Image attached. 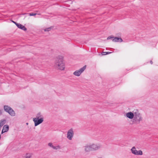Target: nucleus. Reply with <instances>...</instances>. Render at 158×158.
<instances>
[{
  "label": "nucleus",
  "mask_w": 158,
  "mask_h": 158,
  "mask_svg": "<svg viewBox=\"0 0 158 158\" xmlns=\"http://www.w3.org/2000/svg\"><path fill=\"white\" fill-rule=\"evenodd\" d=\"M2 114V110H0V115Z\"/></svg>",
  "instance_id": "nucleus-22"
},
{
  "label": "nucleus",
  "mask_w": 158,
  "mask_h": 158,
  "mask_svg": "<svg viewBox=\"0 0 158 158\" xmlns=\"http://www.w3.org/2000/svg\"><path fill=\"white\" fill-rule=\"evenodd\" d=\"M74 135V132L72 129L69 130L67 132V138L69 140H71Z\"/></svg>",
  "instance_id": "nucleus-6"
},
{
  "label": "nucleus",
  "mask_w": 158,
  "mask_h": 158,
  "mask_svg": "<svg viewBox=\"0 0 158 158\" xmlns=\"http://www.w3.org/2000/svg\"><path fill=\"white\" fill-rule=\"evenodd\" d=\"M16 26L18 27L21 29H22L24 31L27 30L26 28L24 26L22 25L20 23L16 24Z\"/></svg>",
  "instance_id": "nucleus-12"
},
{
  "label": "nucleus",
  "mask_w": 158,
  "mask_h": 158,
  "mask_svg": "<svg viewBox=\"0 0 158 158\" xmlns=\"http://www.w3.org/2000/svg\"><path fill=\"white\" fill-rule=\"evenodd\" d=\"M111 39L114 42H122L123 41L122 39L121 38L118 37H114L109 36L107 38V40H110Z\"/></svg>",
  "instance_id": "nucleus-8"
},
{
  "label": "nucleus",
  "mask_w": 158,
  "mask_h": 158,
  "mask_svg": "<svg viewBox=\"0 0 158 158\" xmlns=\"http://www.w3.org/2000/svg\"><path fill=\"white\" fill-rule=\"evenodd\" d=\"M12 21V22L13 23H14L16 25V24H18V23H16V22H15V21Z\"/></svg>",
  "instance_id": "nucleus-21"
},
{
  "label": "nucleus",
  "mask_w": 158,
  "mask_h": 158,
  "mask_svg": "<svg viewBox=\"0 0 158 158\" xmlns=\"http://www.w3.org/2000/svg\"><path fill=\"white\" fill-rule=\"evenodd\" d=\"M131 150L132 153L135 155H142L143 154L141 150L137 151L134 147H132Z\"/></svg>",
  "instance_id": "nucleus-7"
},
{
  "label": "nucleus",
  "mask_w": 158,
  "mask_h": 158,
  "mask_svg": "<svg viewBox=\"0 0 158 158\" xmlns=\"http://www.w3.org/2000/svg\"><path fill=\"white\" fill-rule=\"evenodd\" d=\"M9 129V126L7 125H5L3 127V129L2 130L1 134L7 132L8 131Z\"/></svg>",
  "instance_id": "nucleus-11"
},
{
  "label": "nucleus",
  "mask_w": 158,
  "mask_h": 158,
  "mask_svg": "<svg viewBox=\"0 0 158 158\" xmlns=\"http://www.w3.org/2000/svg\"><path fill=\"white\" fill-rule=\"evenodd\" d=\"M33 121L35 123V126H36L42 123L44 121V118H33Z\"/></svg>",
  "instance_id": "nucleus-5"
},
{
  "label": "nucleus",
  "mask_w": 158,
  "mask_h": 158,
  "mask_svg": "<svg viewBox=\"0 0 158 158\" xmlns=\"http://www.w3.org/2000/svg\"><path fill=\"white\" fill-rule=\"evenodd\" d=\"M150 63L151 64H153V62L152 61V60H150Z\"/></svg>",
  "instance_id": "nucleus-23"
},
{
  "label": "nucleus",
  "mask_w": 158,
  "mask_h": 158,
  "mask_svg": "<svg viewBox=\"0 0 158 158\" xmlns=\"http://www.w3.org/2000/svg\"><path fill=\"white\" fill-rule=\"evenodd\" d=\"M51 29V27H48V28H46V29H44V31H49Z\"/></svg>",
  "instance_id": "nucleus-19"
},
{
  "label": "nucleus",
  "mask_w": 158,
  "mask_h": 158,
  "mask_svg": "<svg viewBox=\"0 0 158 158\" xmlns=\"http://www.w3.org/2000/svg\"><path fill=\"white\" fill-rule=\"evenodd\" d=\"M92 151L97 150L101 148V145L99 144H93L91 145Z\"/></svg>",
  "instance_id": "nucleus-9"
},
{
  "label": "nucleus",
  "mask_w": 158,
  "mask_h": 158,
  "mask_svg": "<svg viewBox=\"0 0 158 158\" xmlns=\"http://www.w3.org/2000/svg\"><path fill=\"white\" fill-rule=\"evenodd\" d=\"M26 14V13H24V14H23L22 15H24Z\"/></svg>",
  "instance_id": "nucleus-24"
},
{
  "label": "nucleus",
  "mask_w": 158,
  "mask_h": 158,
  "mask_svg": "<svg viewBox=\"0 0 158 158\" xmlns=\"http://www.w3.org/2000/svg\"><path fill=\"white\" fill-rule=\"evenodd\" d=\"M142 117L141 114L139 112H135L133 118L134 122L137 124H139L140 122L142 120Z\"/></svg>",
  "instance_id": "nucleus-2"
},
{
  "label": "nucleus",
  "mask_w": 158,
  "mask_h": 158,
  "mask_svg": "<svg viewBox=\"0 0 158 158\" xmlns=\"http://www.w3.org/2000/svg\"><path fill=\"white\" fill-rule=\"evenodd\" d=\"M4 110L8 113L11 116H14L15 115V111L10 106L7 105H4L3 106Z\"/></svg>",
  "instance_id": "nucleus-3"
},
{
  "label": "nucleus",
  "mask_w": 158,
  "mask_h": 158,
  "mask_svg": "<svg viewBox=\"0 0 158 158\" xmlns=\"http://www.w3.org/2000/svg\"><path fill=\"white\" fill-rule=\"evenodd\" d=\"M48 145L49 146L52 148L53 146L52 143H48Z\"/></svg>",
  "instance_id": "nucleus-20"
},
{
  "label": "nucleus",
  "mask_w": 158,
  "mask_h": 158,
  "mask_svg": "<svg viewBox=\"0 0 158 158\" xmlns=\"http://www.w3.org/2000/svg\"><path fill=\"white\" fill-rule=\"evenodd\" d=\"M134 115L135 112L133 113L131 112L127 113L126 114V116L127 117L130 119L134 118Z\"/></svg>",
  "instance_id": "nucleus-10"
},
{
  "label": "nucleus",
  "mask_w": 158,
  "mask_h": 158,
  "mask_svg": "<svg viewBox=\"0 0 158 158\" xmlns=\"http://www.w3.org/2000/svg\"><path fill=\"white\" fill-rule=\"evenodd\" d=\"M85 147V151L86 152H89L90 151H92V149L91 148V145H86Z\"/></svg>",
  "instance_id": "nucleus-13"
},
{
  "label": "nucleus",
  "mask_w": 158,
  "mask_h": 158,
  "mask_svg": "<svg viewBox=\"0 0 158 158\" xmlns=\"http://www.w3.org/2000/svg\"><path fill=\"white\" fill-rule=\"evenodd\" d=\"M111 53V52H102V54L103 55H105L107 54H110Z\"/></svg>",
  "instance_id": "nucleus-16"
},
{
  "label": "nucleus",
  "mask_w": 158,
  "mask_h": 158,
  "mask_svg": "<svg viewBox=\"0 0 158 158\" xmlns=\"http://www.w3.org/2000/svg\"><path fill=\"white\" fill-rule=\"evenodd\" d=\"M35 118H44L43 116L40 113H38L37 114Z\"/></svg>",
  "instance_id": "nucleus-14"
},
{
  "label": "nucleus",
  "mask_w": 158,
  "mask_h": 158,
  "mask_svg": "<svg viewBox=\"0 0 158 158\" xmlns=\"http://www.w3.org/2000/svg\"><path fill=\"white\" fill-rule=\"evenodd\" d=\"M26 124L27 125H28V123H27Z\"/></svg>",
  "instance_id": "nucleus-25"
},
{
  "label": "nucleus",
  "mask_w": 158,
  "mask_h": 158,
  "mask_svg": "<svg viewBox=\"0 0 158 158\" xmlns=\"http://www.w3.org/2000/svg\"><path fill=\"white\" fill-rule=\"evenodd\" d=\"M37 14L36 13H29V15L31 16H35V15H36Z\"/></svg>",
  "instance_id": "nucleus-18"
},
{
  "label": "nucleus",
  "mask_w": 158,
  "mask_h": 158,
  "mask_svg": "<svg viewBox=\"0 0 158 158\" xmlns=\"http://www.w3.org/2000/svg\"><path fill=\"white\" fill-rule=\"evenodd\" d=\"M31 155L30 154H27L26 155V158H30L31 157Z\"/></svg>",
  "instance_id": "nucleus-17"
},
{
  "label": "nucleus",
  "mask_w": 158,
  "mask_h": 158,
  "mask_svg": "<svg viewBox=\"0 0 158 158\" xmlns=\"http://www.w3.org/2000/svg\"><path fill=\"white\" fill-rule=\"evenodd\" d=\"M52 148L53 149H56V150L59 149H60V146L59 145H58V146H54L53 145V146L52 147Z\"/></svg>",
  "instance_id": "nucleus-15"
},
{
  "label": "nucleus",
  "mask_w": 158,
  "mask_h": 158,
  "mask_svg": "<svg viewBox=\"0 0 158 158\" xmlns=\"http://www.w3.org/2000/svg\"><path fill=\"white\" fill-rule=\"evenodd\" d=\"M56 67L61 70H64L65 69V64L63 61V57L61 56H58L56 58Z\"/></svg>",
  "instance_id": "nucleus-1"
},
{
  "label": "nucleus",
  "mask_w": 158,
  "mask_h": 158,
  "mask_svg": "<svg viewBox=\"0 0 158 158\" xmlns=\"http://www.w3.org/2000/svg\"><path fill=\"white\" fill-rule=\"evenodd\" d=\"M86 69V66H84L78 70H76L73 73V74L77 76H79Z\"/></svg>",
  "instance_id": "nucleus-4"
}]
</instances>
